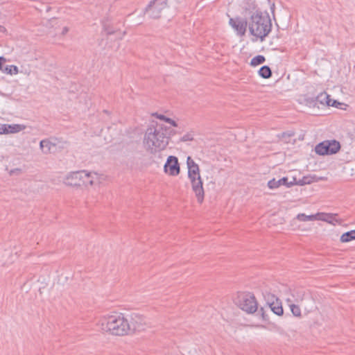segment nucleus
Returning <instances> with one entry per match:
<instances>
[{
    "label": "nucleus",
    "instance_id": "nucleus-22",
    "mask_svg": "<svg viewBox=\"0 0 355 355\" xmlns=\"http://www.w3.org/2000/svg\"><path fill=\"white\" fill-rule=\"evenodd\" d=\"M3 73L6 74H17L19 72L18 67L15 65H7L6 67H3V69H1Z\"/></svg>",
    "mask_w": 355,
    "mask_h": 355
},
{
    "label": "nucleus",
    "instance_id": "nucleus-14",
    "mask_svg": "<svg viewBox=\"0 0 355 355\" xmlns=\"http://www.w3.org/2000/svg\"><path fill=\"white\" fill-rule=\"evenodd\" d=\"M187 164L189 179L200 177L199 166L190 156L187 159Z\"/></svg>",
    "mask_w": 355,
    "mask_h": 355
},
{
    "label": "nucleus",
    "instance_id": "nucleus-25",
    "mask_svg": "<svg viewBox=\"0 0 355 355\" xmlns=\"http://www.w3.org/2000/svg\"><path fill=\"white\" fill-rule=\"evenodd\" d=\"M290 309L293 315L296 317L301 316V309L299 306L292 304H290Z\"/></svg>",
    "mask_w": 355,
    "mask_h": 355
},
{
    "label": "nucleus",
    "instance_id": "nucleus-29",
    "mask_svg": "<svg viewBox=\"0 0 355 355\" xmlns=\"http://www.w3.org/2000/svg\"><path fill=\"white\" fill-rule=\"evenodd\" d=\"M293 185H298V180L294 176L291 178V180H288L287 187H291Z\"/></svg>",
    "mask_w": 355,
    "mask_h": 355
},
{
    "label": "nucleus",
    "instance_id": "nucleus-11",
    "mask_svg": "<svg viewBox=\"0 0 355 355\" xmlns=\"http://www.w3.org/2000/svg\"><path fill=\"white\" fill-rule=\"evenodd\" d=\"M83 179L82 186H95L100 184V177L98 173L94 172H87L86 171H83Z\"/></svg>",
    "mask_w": 355,
    "mask_h": 355
},
{
    "label": "nucleus",
    "instance_id": "nucleus-3",
    "mask_svg": "<svg viewBox=\"0 0 355 355\" xmlns=\"http://www.w3.org/2000/svg\"><path fill=\"white\" fill-rule=\"evenodd\" d=\"M272 29V22L269 14L267 12H261L252 15L248 18V31L251 35L256 40L264 41Z\"/></svg>",
    "mask_w": 355,
    "mask_h": 355
},
{
    "label": "nucleus",
    "instance_id": "nucleus-36",
    "mask_svg": "<svg viewBox=\"0 0 355 355\" xmlns=\"http://www.w3.org/2000/svg\"><path fill=\"white\" fill-rule=\"evenodd\" d=\"M171 120H172L171 119H170V118H168V117H167V116H166V117L165 118V120H164V121H165V122H166V123H170V122L171 121Z\"/></svg>",
    "mask_w": 355,
    "mask_h": 355
},
{
    "label": "nucleus",
    "instance_id": "nucleus-1",
    "mask_svg": "<svg viewBox=\"0 0 355 355\" xmlns=\"http://www.w3.org/2000/svg\"><path fill=\"white\" fill-rule=\"evenodd\" d=\"M175 132L162 124L148 127L145 132L144 144L150 153L164 150L168 144L170 136Z\"/></svg>",
    "mask_w": 355,
    "mask_h": 355
},
{
    "label": "nucleus",
    "instance_id": "nucleus-10",
    "mask_svg": "<svg viewBox=\"0 0 355 355\" xmlns=\"http://www.w3.org/2000/svg\"><path fill=\"white\" fill-rule=\"evenodd\" d=\"M164 171L172 176L179 175L180 172V164L176 157L171 155L168 157L164 164Z\"/></svg>",
    "mask_w": 355,
    "mask_h": 355
},
{
    "label": "nucleus",
    "instance_id": "nucleus-32",
    "mask_svg": "<svg viewBox=\"0 0 355 355\" xmlns=\"http://www.w3.org/2000/svg\"><path fill=\"white\" fill-rule=\"evenodd\" d=\"M6 62V58L3 56H0V70L3 69V64Z\"/></svg>",
    "mask_w": 355,
    "mask_h": 355
},
{
    "label": "nucleus",
    "instance_id": "nucleus-27",
    "mask_svg": "<svg viewBox=\"0 0 355 355\" xmlns=\"http://www.w3.org/2000/svg\"><path fill=\"white\" fill-rule=\"evenodd\" d=\"M103 31L106 33L107 35H112L115 33V31L106 24H103Z\"/></svg>",
    "mask_w": 355,
    "mask_h": 355
},
{
    "label": "nucleus",
    "instance_id": "nucleus-19",
    "mask_svg": "<svg viewBox=\"0 0 355 355\" xmlns=\"http://www.w3.org/2000/svg\"><path fill=\"white\" fill-rule=\"evenodd\" d=\"M340 240L342 243H347L355 240V230L343 234Z\"/></svg>",
    "mask_w": 355,
    "mask_h": 355
},
{
    "label": "nucleus",
    "instance_id": "nucleus-31",
    "mask_svg": "<svg viewBox=\"0 0 355 355\" xmlns=\"http://www.w3.org/2000/svg\"><path fill=\"white\" fill-rule=\"evenodd\" d=\"M0 134H8V130L6 128V124L1 125L0 126Z\"/></svg>",
    "mask_w": 355,
    "mask_h": 355
},
{
    "label": "nucleus",
    "instance_id": "nucleus-17",
    "mask_svg": "<svg viewBox=\"0 0 355 355\" xmlns=\"http://www.w3.org/2000/svg\"><path fill=\"white\" fill-rule=\"evenodd\" d=\"M320 215H324V214L318 213L316 214L306 215L305 214L301 213L297 215L296 219L304 222L313 221L316 220H327V218L320 217Z\"/></svg>",
    "mask_w": 355,
    "mask_h": 355
},
{
    "label": "nucleus",
    "instance_id": "nucleus-16",
    "mask_svg": "<svg viewBox=\"0 0 355 355\" xmlns=\"http://www.w3.org/2000/svg\"><path fill=\"white\" fill-rule=\"evenodd\" d=\"M316 101L322 105H327L328 106L337 107L336 104H340L336 100L330 98V96L326 92L320 93L317 97Z\"/></svg>",
    "mask_w": 355,
    "mask_h": 355
},
{
    "label": "nucleus",
    "instance_id": "nucleus-8",
    "mask_svg": "<svg viewBox=\"0 0 355 355\" xmlns=\"http://www.w3.org/2000/svg\"><path fill=\"white\" fill-rule=\"evenodd\" d=\"M265 297L267 300V309L277 315H282L284 310L282 302L275 295L270 293H268Z\"/></svg>",
    "mask_w": 355,
    "mask_h": 355
},
{
    "label": "nucleus",
    "instance_id": "nucleus-9",
    "mask_svg": "<svg viewBox=\"0 0 355 355\" xmlns=\"http://www.w3.org/2000/svg\"><path fill=\"white\" fill-rule=\"evenodd\" d=\"M189 180L191 184L192 190L197 198V201L201 204L203 202L205 198V191L201 177Z\"/></svg>",
    "mask_w": 355,
    "mask_h": 355
},
{
    "label": "nucleus",
    "instance_id": "nucleus-6",
    "mask_svg": "<svg viewBox=\"0 0 355 355\" xmlns=\"http://www.w3.org/2000/svg\"><path fill=\"white\" fill-rule=\"evenodd\" d=\"M229 25L234 30L236 35L243 37L245 35L248 28V17L236 16L230 17Z\"/></svg>",
    "mask_w": 355,
    "mask_h": 355
},
{
    "label": "nucleus",
    "instance_id": "nucleus-5",
    "mask_svg": "<svg viewBox=\"0 0 355 355\" xmlns=\"http://www.w3.org/2000/svg\"><path fill=\"white\" fill-rule=\"evenodd\" d=\"M340 149V144L336 140L324 141L318 144L315 148V151L318 155H333L336 154Z\"/></svg>",
    "mask_w": 355,
    "mask_h": 355
},
{
    "label": "nucleus",
    "instance_id": "nucleus-7",
    "mask_svg": "<svg viewBox=\"0 0 355 355\" xmlns=\"http://www.w3.org/2000/svg\"><path fill=\"white\" fill-rule=\"evenodd\" d=\"M167 7L166 0H153L145 9V12L150 18L158 19L162 11Z\"/></svg>",
    "mask_w": 355,
    "mask_h": 355
},
{
    "label": "nucleus",
    "instance_id": "nucleus-33",
    "mask_svg": "<svg viewBox=\"0 0 355 355\" xmlns=\"http://www.w3.org/2000/svg\"><path fill=\"white\" fill-rule=\"evenodd\" d=\"M286 135H287V136L288 137H291L294 136V132H288V133H285V132L283 133V136H285Z\"/></svg>",
    "mask_w": 355,
    "mask_h": 355
},
{
    "label": "nucleus",
    "instance_id": "nucleus-28",
    "mask_svg": "<svg viewBox=\"0 0 355 355\" xmlns=\"http://www.w3.org/2000/svg\"><path fill=\"white\" fill-rule=\"evenodd\" d=\"M193 139V135L191 133H187L180 138V141L185 142V141H192Z\"/></svg>",
    "mask_w": 355,
    "mask_h": 355
},
{
    "label": "nucleus",
    "instance_id": "nucleus-2",
    "mask_svg": "<svg viewBox=\"0 0 355 355\" xmlns=\"http://www.w3.org/2000/svg\"><path fill=\"white\" fill-rule=\"evenodd\" d=\"M98 325L102 331L114 336H124L137 328L132 321H129L121 313L104 317Z\"/></svg>",
    "mask_w": 355,
    "mask_h": 355
},
{
    "label": "nucleus",
    "instance_id": "nucleus-4",
    "mask_svg": "<svg viewBox=\"0 0 355 355\" xmlns=\"http://www.w3.org/2000/svg\"><path fill=\"white\" fill-rule=\"evenodd\" d=\"M238 306L248 313H253L257 311L258 303L254 295L251 293H242L239 296Z\"/></svg>",
    "mask_w": 355,
    "mask_h": 355
},
{
    "label": "nucleus",
    "instance_id": "nucleus-21",
    "mask_svg": "<svg viewBox=\"0 0 355 355\" xmlns=\"http://www.w3.org/2000/svg\"><path fill=\"white\" fill-rule=\"evenodd\" d=\"M6 128L8 133H16L19 132L24 129V126L19 124H14V125H8L6 124Z\"/></svg>",
    "mask_w": 355,
    "mask_h": 355
},
{
    "label": "nucleus",
    "instance_id": "nucleus-34",
    "mask_svg": "<svg viewBox=\"0 0 355 355\" xmlns=\"http://www.w3.org/2000/svg\"><path fill=\"white\" fill-rule=\"evenodd\" d=\"M170 124L173 126V127H177L178 126V123L174 121V120H171V121L170 122Z\"/></svg>",
    "mask_w": 355,
    "mask_h": 355
},
{
    "label": "nucleus",
    "instance_id": "nucleus-30",
    "mask_svg": "<svg viewBox=\"0 0 355 355\" xmlns=\"http://www.w3.org/2000/svg\"><path fill=\"white\" fill-rule=\"evenodd\" d=\"M153 116H155L157 119H160L162 121H164L166 117L165 115L158 113H153Z\"/></svg>",
    "mask_w": 355,
    "mask_h": 355
},
{
    "label": "nucleus",
    "instance_id": "nucleus-12",
    "mask_svg": "<svg viewBox=\"0 0 355 355\" xmlns=\"http://www.w3.org/2000/svg\"><path fill=\"white\" fill-rule=\"evenodd\" d=\"M242 8L244 16L248 18L252 15H255V14L262 12L254 0H245Z\"/></svg>",
    "mask_w": 355,
    "mask_h": 355
},
{
    "label": "nucleus",
    "instance_id": "nucleus-26",
    "mask_svg": "<svg viewBox=\"0 0 355 355\" xmlns=\"http://www.w3.org/2000/svg\"><path fill=\"white\" fill-rule=\"evenodd\" d=\"M257 315H259L263 320L268 321L269 320L268 314L264 307H261V309L259 310L257 309Z\"/></svg>",
    "mask_w": 355,
    "mask_h": 355
},
{
    "label": "nucleus",
    "instance_id": "nucleus-15",
    "mask_svg": "<svg viewBox=\"0 0 355 355\" xmlns=\"http://www.w3.org/2000/svg\"><path fill=\"white\" fill-rule=\"evenodd\" d=\"M40 147L44 154H50L54 153L56 149V145L49 139H43L40 143Z\"/></svg>",
    "mask_w": 355,
    "mask_h": 355
},
{
    "label": "nucleus",
    "instance_id": "nucleus-37",
    "mask_svg": "<svg viewBox=\"0 0 355 355\" xmlns=\"http://www.w3.org/2000/svg\"><path fill=\"white\" fill-rule=\"evenodd\" d=\"M274 7H275V4H272V7H271V10H273Z\"/></svg>",
    "mask_w": 355,
    "mask_h": 355
},
{
    "label": "nucleus",
    "instance_id": "nucleus-18",
    "mask_svg": "<svg viewBox=\"0 0 355 355\" xmlns=\"http://www.w3.org/2000/svg\"><path fill=\"white\" fill-rule=\"evenodd\" d=\"M288 177H284L279 180H276L275 178L270 180L268 182V186L270 189H274L278 188L280 185H285L287 187Z\"/></svg>",
    "mask_w": 355,
    "mask_h": 355
},
{
    "label": "nucleus",
    "instance_id": "nucleus-13",
    "mask_svg": "<svg viewBox=\"0 0 355 355\" xmlns=\"http://www.w3.org/2000/svg\"><path fill=\"white\" fill-rule=\"evenodd\" d=\"M83 171H73L68 174L64 180V183L69 186H82Z\"/></svg>",
    "mask_w": 355,
    "mask_h": 355
},
{
    "label": "nucleus",
    "instance_id": "nucleus-20",
    "mask_svg": "<svg viewBox=\"0 0 355 355\" xmlns=\"http://www.w3.org/2000/svg\"><path fill=\"white\" fill-rule=\"evenodd\" d=\"M259 74L263 78H269L272 76V71L268 66L264 65L259 70Z\"/></svg>",
    "mask_w": 355,
    "mask_h": 355
},
{
    "label": "nucleus",
    "instance_id": "nucleus-23",
    "mask_svg": "<svg viewBox=\"0 0 355 355\" xmlns=\"http://www.w3.org/2000/svg\"><path fill=\"white\" fill-rule=\"evenodd\" d=\"M266 61V58L263 55H258L254 57L250 61V65L256 67L257 65L263 64Z\"/></svg>",
    "mask_w": 355,
    "mask_h": 355
},
{
    "label": "nucleus",
    "instance_id": "nucleus-35",
    "mask_svg": "<svg viewBox=\"0 0 355 355\" xmlns=\"http://www.w3.org/2000/svg\"><path fill=\"white\" fill-rule=\"evenodd\" d=\"M68 31H69L68 28H67V27H64V28H63V30H62V33L63 35H64V34H66V33L68 32Z\"/></svg>",
    "mask_w": 355,
    "mask_h": 355
},
{
    "label": "nucleus",
    "instance_id": "nucleus-24",
    "mask_svg": "<svg viewBox=\"0 0 355 355\" xmlns=\"http://www.w3.org/2000/svg\"><path fill=\"white\" fill-rule=\"evenodd\" d=\"M313 182V178L311 176H304L302 179L298 180V185L303 186L309 184Z\"/></svg>",
    "mask_w": 355,
    "mask_h": 355
}]
</instances>
